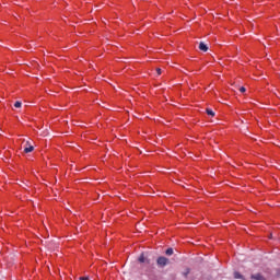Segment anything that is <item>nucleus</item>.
Segmentation results:
<instances>
[{"label":"nucleus","mask_w":280,"mask_h":280,"mask_svg":"<svg viewBox=\"0 0 280 280\" xmlns=\"http://www.w3.org/2000/svg\"><path fill=\"white\" fill-rule=\"evenodd\" d=\"M156 265L159 266V268H165V266L170 265V259L164 256H160L156 259Z\"/></svg>","instance_id":"f257e3e1"},{"label":"nucleus","mask_w":280,"mask_h":280,"mask_svg":"<svg viewBox=\"0 0 280 280\" xmlns=\"http://www.w3.org/2000/svg\"><path fill=\"white\" fill-rule=\"evenodd\" d=\"M25 154H30V152H34V145L30 143V141H26V147L24 148Z\"/></svg>","instance_id":"f03ea898"},{"label":"nucleus","mask_w":280,"mask_h":280,"mask_svg":"<svg viewBox=\"0 0 280 280\" xmlns=\"http://www.w3.org/2000/svg\"><path fill=\"white\" fill-rule=\"evenodd\" d=\"M250 279H253V280H266V278L261 273L252 275Z\"/></svg>","instance_id":"7ed1b4c3"},{"label":"nucleus","mask_w":280,"mask_h":280,"mask_svg":"<svg viewBox=\"0 0 280 280\" xmlns=\"http://www.w3.org/2000/svg\"><path fill=\"white\" fill-rule=\"evenodd\" d=\"M199 49L200 51H209V47L207 46V44H205V42L199 43Z\"/></svg>","instance_id":"20e7f679"},{"label":"nucleus","mask_w":280,"mask_h":280,"mask_svg":"<svg viewBox=\"0 0 280 280\" xmlns=\"http://www.w3.org/2000/svg\"><path fill=\"white\" fill-rule=\"evenodd\" d=\"M165 255H167L168 257H172V255H174V248L170 247L165 250Z\"/></svg>","instance_id":"39448f33"},{"label":"nucleus","mask_w":280,"mask_h":280,"mask_svg":"<svg viewBox=\"0 0 280 280\" xmlns=\"http://www.w3.org/2000/svg\"><path fill=\"white\" fill-rule=\"evenodd\" d=\"M206 113H207V115H209L210 117H215V112L212 110V109H210V108H207V109H206Z\"/></svg>","instance_id":"423d86ee"},{"label":"nucleus","mask_w":280,"mask_h":280,"mask_svg":"<svg viewBox=\"0 0 280 280\" xmlns=\"http://www.w3.org/2000/svg\"><path fill=\"white\" fill-rule=\"evenodd\" d=\"M189 272H191V269L186 268V269L182 272V275H183V277L187 278V277H189Z\"/></svg>","instance_id":"0eeeda50"},{"label":"nucleus","mask_w":280,"mask_h":280,"mask_svg":"<svg viewBox=\"0 0 280 280\" xmlns=\"http://www.w3.org/2000/svg\"><path fill=\"white\" fill-rule=\"evenodd\" d=\"M234 279H242V280H244V276H242V273H240V271H235L234 272Z\"/></svg>","instance_id":"6e6552de"},{"label":"nucleus","mask_w":280,"mask_h":280,"mask_svg":"<svg viewBox=\"0 0 280 280\" xmlns=\"http://www.w3.org/2000/svg\"><path fill=\"white\" fill-rule=\"evenodd\" d=\"M138 260L140 261V264H145V256L143 254H141L139 256Z\"/></svg>","instance_id":"1a4fd4ad"},{"label":"nucleus","mask_w":280,"mask_h":280,"mask_svg":"<svg viewBox=\"0 0 280 280\" xmlns=\"http://www.w3.org/2000/svg\"><path fill=\"white\" fill-rule=\"evenodd\" d=\"M21 106H23V103H21V101H16V102L14 103V107H15V108H21Z\"/></svg>","instance_id":"9d476101"},{"label":"nucleus","mask_w":280,"mask_h":280,"mask_svg":"<svg viewBox=\"0 0 280 280\" xmlns=\"http://www.w3.org/2000/svg\"><path fill=\"white\" fill-rule=\"evenodd\" d=\"M240 92L241 93H246V88H244V86L240 88Z\"/></svg>","instance_id":"9b49d317"},{"label":"nucleus","mask_w":280,"mask_h":280,"mask_svg":"<svg viewBox=\"0 0 280 280\" xmlns=\"http://www.w3.org/2000/svg\"><path fill=\"white\" fill-rule=\"evenodd\" d=\"M156 73H158V75H161V73H162L161 68H156Z\"/></svg>","instance_id":"f8f14e48"},{"label":"nucleus","mask_w":280,"mask_h":280,"mask_svg":"<svg viewBox=\"0 0 280 280\" xmlns=\"http://www.w3.org/2000/svg\"><path fill=\"white\" fill-rule=\"evenodd\" d=\"M79 280H89V277H80Z\"/></svg>","instance_id":"ddd939ff"}]
</instances>
